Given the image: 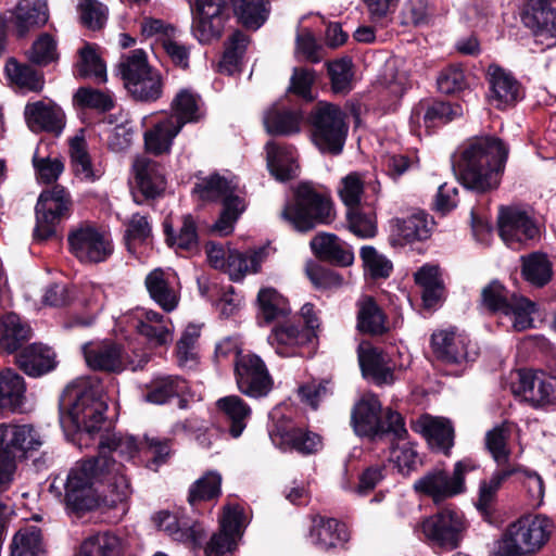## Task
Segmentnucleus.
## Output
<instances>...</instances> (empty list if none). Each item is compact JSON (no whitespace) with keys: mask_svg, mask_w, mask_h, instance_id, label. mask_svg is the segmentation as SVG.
<instances>
[{"mask_svg":"<svg viewBox=\"0 0 556 556\" xmlns=\"http://www.w3.org/2000/svg\"><path fill=\"white\" fill-rule=\"evenodd\" d=\"M139 452L151 457L147 466L156 470L170 453L169 441L146 438L144 446H140L132 435L101 433L99 454L76 462L66 478L61 479L64 492L55 482L51 483L49 490L60 498L68 513L74 514L97 508L101 500L111 507L125 504L132 489L123 462L135 459Z\"/></svg>","mask_w":556,"mask_h":556,"instance_id":"1","label":"nucleus"},{"mask_svg":"<svg viewBox=\"0 0 556 556\" xmlns=\"http://www.w3.org/2000/svg\"><path fill=\"white\" fill-rule=\"evenodd\" d=\"M508 156L504 142L493 136L472 137L452 156V169L469 190L484 193L500 186Z\"/></svg>","mask_w":556,"mask_h":556,"instance_id":"2","label":"nucleus"},{"mask_svg":"<svg viewBox=\"0 0 556 556\" xmlns=\"http://www.w3.org/2000/svg\"><path fill=\"white\" fill-rule=\"evenodd\" d=\"M60 424L64 430L93 438L105 425L106 399L102 384L92 378H79L63 391L60 403Z\"/></svg>","mask_w":556,"mask_h":556,"instance_id":"3","label":"nucleus"},{"mask_svg":"<svg viewBox=\"0 0 556 556\" xmlns=\"http://www.w3.org/2000/svg\"><path fill=\"white\" fill-rule=\"evenodd\" d=\"M282 220L298 231H308L318 225L330 224L334 218L332 203L328 197L317 192L309 184L302 182L294 197L280 212Z\"/></svg>","mask_w":556,"mask_h":556,"instance_id":"4","label":"nucleus"},{"mask_svg":"<svg viewBox=\"0 0 556 556\" xmlns=\"http://www.w3.org/2000/svg\"><path fill=\"white\" fill-rule=\"evenodd\" d=\"M43 444L39 431L29 424H0V490L10 488L16 470V460Z\"/></svg>","mask_w":556,"mask_h":556,"instance_id":"5","label":"nucleus"},{"mask_svg":"<svg viewBox=\"0 0 556 556\" xmlns=\"http://www.w3.org/2000/svg\"><path fill=\"white\" fill-rule=\"evenodd\" d=\"M238 189L235 178L227 179L218 174L200 179L193 188L201 200L223 201V211L212 228L219 236L231 233L237 219L245 210L244 199L237 193Z\"/></svg>","mask_w":556,"mask_h":556,"instance_id":"6","label":"nucleus"},{"mask_svg":"<svg viewBox=\"0 0 556 556\" xmlns=\"http://www.w3.org/2000/svg\"><path fill=\"white\" fill-rule=\"evenodd\" d=\"M481 302L485 309L498 315L500 324L507 329L523 331L533 327L535 304L521 295L510 294L497 280L482 289Z\"/></svg>","mask_w":556,"mask_h":556,"instance_id":"7","label":"nucleus"},{"mask_svg":"<svg viewBox=\"0 0 556 556\" xmlns=\"http://www.w3.org/2000/svg\"><path fill=\"white\" fill-rule=\"evenodd\" d=\"M381 403L374 394L364 395L354 406L352 412V425L359 437L375 439L387 434L393 435L397 441L406 439L407 429L402 415L388 409L384 419L380 417Z\"/></svg>","mask_w":556,"mask_h":556,"instance_id":"8","label":"nucleus"},{"mask_svg":"<svg viewBox=\"0 0 556 556\" xmlns=\"http://www.w3.org/2000/svg\"><path fill=\"white\" fill-rule=\"evenodd\" d=\"M552 529L553 522L545 516L521 517L507 527L498 552L502 556L536 553L548 541Z\"/></svg>","mask_w":556,"mask_h":556,"instance_id":"9","label":"nucleus"},{"mask_svg":"<svg viewBox=\"0 0 556 556\" xmlns=\"http://www.w3.org/2000/svg\"><path fill=\"white\" fill-rule=\"evenodd\" d=\"M312 138L324 153L340 154L348 135L344 112L336 104L319 102L309 116Z\"/></svg>","mask_w":556,"mask_h":556,"instance_id":"10","label":"nucleus"},{"mask_svg":"<svg viewBox=\"0 0 556 556\" xmlns=\"http://www.w3.org/2000/svg\"><path fill=\"white\" fill-rule=\"evenodd\" d=\"M268 434L273 444L282 452L295 451L302 455L318 452L321 446L319 434L307 429L295 427L285 408L276 406L268 414Z\"/></svg>","mask_w":556,"mask_h":556,"instance_id":"11","label":"nucleus"},{"mask_svg":"<svg viewBox=\"0 0 556 556\" xmlns=\"http://www.w3.org/2000/svg\"><path fill=\"white\" fill-rule=\"evenodd\" d=\"M420 528L429 544L454 549L463 540L467 522L459 509L448 506L424 519Z\"/></svg>","mask_w":556,"mask_h":556,"instance_id":"12","label":"nucleus"},{"mask_svg":"<svg viewBox=\"0 0 556 556\" xmlns=\"http://www.w3.org/2000/svg\"><path fill=\"white\" fill-rule=\"evenodd\" d=\"M70 197L61 186L42 191L36 204V227L34 238L40 242L56 235V227L68 215Z\"/></svg>","mask_w":556,"mask_h":556,"instance_id":"13","label":"nucleus"},{"mask_svg":"<svg viewBox=\"0 0 556 556\" xmlns=\"http://www.w3.org/2000/svg\"><path fill=\"white\" fill-rule=\"evenodd\" d=\"M477 468L470 459H463L455 464L453 476L450 477L442 469L429 471L415 481L414 489L433 498L435 503L452 497L465 491V475Z\"/></svg>","mask_w":556,"mask_h":556,"instance_id":"14","label":"nucleus"},{"mask_svg":"<svg viewBox=\"0 0 556 556\" xmlns=\"http://www.w3.org/2000/svg\"><path fill=\"white\" fill-rule=\"evenodd\" d=\"M235 377L240 392L249 397L262 399L273 390L274 380L267 366L254 353L238 354Z\"/></svg>","mask_w":556,"mask_h":556,"instance_id":"15","label":"nucleus"},{"mask_svg":"<svg viewBox=\"0 0 556 556\" xmlns=\"http://www.w3.org/2000/svg\"><path fill=\"white\" fill-rule=\"evenodd\" d=\"M48 18V5L45 0H20L9 15H0V55L5 49L9 27H12L17 37H24L30 30L43 26Z\"/></svg>","mask_w":556,"mask_h":556,"instance_id":"16","label":"nucleus"},{"mask_svg":"<svg viewBox=\"0 0 556 556\" xmlns=\"http://www.w3.org/2000/svg\"><path fill=\"white\" fill-rule=\"evenodd\" d=\"M67 241L71 253L81 263H101L113 253L110 236L89 224L73 229Z\"/></svg>","mask_w":556,"mask_h":556,"instance_id":"17","label":"nucleus"},{"mask_svg":"<svg viewBox=\"0 0 556 556\" xmlns=\"http://www.w3.org/2000/svg\"><path fill=\"white\" fill-rule=\"evenodd\" d=\"M191 30L202 45L218 40L228 20L226 0H195Z\"/></svg>","mask_w":556,"mask_h":556,"instance_id":"18","label":"nucleus"},{"mask_svg":"<svg viewBox=\"0 0 556 556\" xmlns=\"http://www.w3.org/2000/svg\"><path fill=\"white\" fill-rule=\"evenodd\" d=\"M431 346L435 357L444 364L462 365L473 362L478 356L476 344L466 333L459 332L455 328L433 332Z\"/></svg>","mask_w":556,"mask_h":556,"instance_id":"19","label":"nucleus"},{"mask_svg":"<svg viewBox=\"0 0 556 556\" xmlns=\"http://www.w3.org/2000/svg\"><path fill=\"white\" fill-rule=\"evenodd\" d=\"M244 528L243 510L238 505H226L220 518L219 530L204 547L205 556H225L236 551Z\"/></svg>","mask_w":556,"mask_h":556,"instance_id":"20","label":"nucleus"},{"mask_svg":"<svg viewBox=\"0 0 556 556\" xmlns=\"http://www.w3.org/2000/svg\"><path fill=\"white\" fill-rule=\"evenodd\" d=\"M486 80L489 84L488 102L497 110L511 109L525 97L521 84L509 71L497 64L489 65Z\"/></svg>","mask_w":556,"mask_h":556,"instance_id":"21","label":"nucleus"},{"mask_svg":"<svg viewBox=\"0 0 556 556\" xmlns=\"http://www.w3.org/2000/svg\"><path fill=\"white\" fill-rule=\"evenodd\" d=\"M518 381L513 383V392L534 406L556 404V376L545 372L520 370Z\"/></svg>","mask_w":556,"mask_h":556,"instance_id":"22","label":"nucleus"},{"mask_svg":"<svg viewBox=\"0 0 556 556\" xmlns=\"http://www.w3.org/2000/svg\"><path fill=\"white\" fill-rule=\"evenodd\" d=\"M155 522L172 540L193 547L201 546L206 534L200 521L182 513L160 511Z\"/></svg>","mask_w":556,"mask_h":556,"instance_id":"23","label":"nucleus"},{"mask_svg":"<svg viewBox=\"0 0 556 556\" xmlns=\"http://www.w3.org/2000/svg\"><path fill=\"white\" fill-rule=\"evenodd\" d=\"M144 285L150 298L163 311H175L180 300V285L177 274L172 268H155L150 271Z\"/></svg>","mask_w":556,"mask_h":556,"instance_id":"24","label":"nucleus"},{"mask_svg":"<svg viewBox=\"0 0 556 556\" xmlns=\"http://www.w3.org/2000/svg\"><path fill=\"white\" fill-rule=\"evenodd\" d=\"M498 231L503 241L510 248L533 239L538 227L532 218L517 207H501L498 214Z\"/></svg>","mask_w":556,"mask_h":556,"instance_id":"25","label":"nucleus"},{"mask_svg":"<svg viewBox=\"0 0 556 556\" xmlns=\"http://www.w3.org/2000/svg\"><path fill=\"white\" fill-rule=\"evenodd\" d=\"M132 326L155 346L173 341L174 326L169 317L150 308H137L132 315Z\"/></svg>","mask_w":556,"mask_h":556,"instance_id":"26","label":"nucleus"},{"mask_svg":"<svg viewBox=\"0 0 556 556\" xmlns=\"http://www.w3.org/2000/svg\"><path fill=\"white\" fill-rule=\"evenodd\" d=\"M316 337L312 330H302L300 326L286 321L276 325L267 338L268 344L282 357L296 354V349L313 341Z\"/></svg>","mask_w":556,"mask_h":556,"instance_id":"27","label":"nucleus"},{"mask_svg":"<svg viewBox=\"0 0 556 556\" xmlns=\"http://www.w3.org/2000/svg\"><path fill=\"white\" fill-rule=\"evenodd\" d=\"M522 21L536 37L556 38V0H529Z\"/></svg>","mask_w":556,"mask_h":556,"instance_id":"28","label":"nucleus"},{"mask_svg":"<svg viewBox=\"0 0 556 556\" xmlns=\"http://www.w3.org/2000/svg\"><path fill=\"white\" fill-rule=\"evenodd\" d=\"M263 122L268 134L291 136L300 132L303 114L298 109L289 108L285 100H280L265 111Z\"/></svg>","mask_w":556,"mask_h":556,"instance_id":"29","label":"nucleus"},{"mask_svg":"<svg viewBox=\"0 0 556 556\" xmlns=\"http://www.w3.org/2000/svg\"><path fill=\"white\" fill-rule=\"evenodd\" d=\"M267 167L278 181H288L299 176L300 166L294 147L270 141L266 144Z\"/></svg>","mask_w":556,"mask_h":556,"instance_id":"30","label":"nucleus"},{"mask_svg":"<svg viewBox=\"0 0 556 556\" xmlns=\"http://www.w3.org/2000/svg\"><path fill=\"white\" fill-rule=\"evenodd\" d=\"M412 428L420 433L433 448L444 453H447L454 444V429L446 418L422 415L413 422Z\"/></svg>","mask_w":556,"mask_h":556,"instance_id":"31","label":"nucleus"},{"mask_svg":"<svg viewBox=\"0 0 556 556\" xmlns=\"http://www.w3.org/2000/svg\"><path fill=\"white\" fill-rule=\"evenodd\" d=\"M83 353L86 364L93 370L119 372L125 368L122 350L113 342L86 343Z\"/></svg>","mask_w":556,"mask_h":556,"instance_id":"32","label":"nucleus"},{"mask_svg":"<svg viewBox=\"0 0 556 556\" xmlns=\"http://www.w3.org/2000/svg\"><path fill=\"white\" fill-rule=\"evenodd\" d=\"M25 119L33 131H51L60 134L64 127V114L52 102L37 101L25 106Z\"/></svg>","mask_w":556,"mask_h":556,"instance_id":"33","label":"nucleus"},{"mask_svg":"<svg viewBox=\"0 0 556 556\" xmlns=\"http://www.w3.org/2000/svg\"><path fill=\"white\" fill-rule=\"evenodd\" d=\"M350 534L346 526L334 518L316 517L309 531L313 545L321 551H328L349 541Z\"/></svg>","mask_w":556,"mask_h":556,"instance_id":"34","label":"nucleus"},{"mask_svg":"<svg viewBox=\"0 0 556 556\" xmlns=\"http://www.w3.org/2000/svg\"><path fill=\"white\" fill-rule=\"evenodd\" d=\"M358 362L364 378L370 379L378 386L393 382V370L389 355L377 348H362Z\"/></svg>","mask_w":556,"mask_h":556,"instance_id":"35","label":"nucleus"},{"mask_svg":"<svg viewBox=\"0 0 556 556\" xmlns=\"http://www.w3.org/2000/svg\"><path fill=\"white\" fill-rule=\"evenodd\" d=\"M135 178L141 194L154 199L165 189L162 167L148 156H138L134 162Z\"/></svg>","mask_w":556,"mask_h":556,"instance_id":"36","label":"nucleus"},{"mask_svg":"<svg viewBox=\"0 0 556 556\" xmlns=\"http://www.w3.org/2000/svg\"><path fill=\"white\" fill-rule=\"evenodd\" d=\"M71 165L74 174L83 180L96 181L104 174L101 163L91 159L83 134L70 140Z\"/></svg>","mask_w":556,"mask_h":556,"instance_id":"37","label":"nucleus"},{"mask_svg":"<svg viewBox=\"0 0 556 556\" xmlns=\"http://www.w3.org/2000/svg\"><path fill=\"white\" fill-rule=\"evenodd\" d=\"M313 252L321 260L340 266H350L354 254L350 247L332 233H318L311 241Z\"/></svg>","mask_w":556,"mask_h":556,"instance_id":"38","label":"nucleus"},{"mask_svg":"<svg viewBox=\"0 0 556 556\" xmlns=\"http://www.w3.org/2000/svg\"><path fill=\"white\" fill-rule=\"evenodd\" d=\"M55 354L40 343H34L24 349L16 357L21 370L30 377H40L55 367Z\"/></svg>","mask_w":556,"mask_h":556,"instance_id":"39","label":"nucleus"},{"mask_svg":"<svg viewBox=\"0 0 556 556\" xmlns=\"http://www.w3.org/2000/svg\"><path fill=\"white\" fill-rule=\"evenodd\" d=\"M270 250V247H262L247 253L228 251L226 267L223 270L229 274L231 280L238 281L247 273H256Z\"/></svg>","mask_w":556,"mask_h":556,"instance_id":"40","label":"nucleus"},{"mask_svg":"<svg viewBox=\"0 0 556 556\" xmlns=\"http://www.w3.org/2000/svg\"><path fill=\"white\" fill-rule=\"evenodd\" d=\"M30 338V327L15 313L0 318V352L13 353Z\"/></svg>","mask_w":556,"mask_h":556,"instance_id":"41","label":"nucleus"},{"mask_svg":"<svg viewBox=\"0 0 556 556\" xmlns=\"http://www.w3.org/2000/svg\"><path fill=\"white\" fill-rule=\"evenodd\" d=\"M357 329L364 333L382 334L387 331V318L376 300L363 294L356 301Z\"/></svg>","mask_w":556,"mask_h":556,"instance_id":"42","label":"nucleus"},{"mask_svg":"<svg viewBox=\"0 0 556 556\" xmlns=\"http://www.w3.org/2000/svg\"><path fill=\"white\" fill-rule=\"evenodd\" d=\"M172 110L173 114L166 118L179 124V130L187 123L199 122L204 114L200 96L189 89H182L176 94L172 102Z\"/></svg>","mask_w":556,"mask_h":556,"instance_id":"43","label":"nucleus"},{"mask_svg":"<svg viewBox=\"0 0 556 556\" xmlns=\"http://www.w3.org/2000/svg\"><path fill=\"white\" fill-rule=\"evenodd\" d=\"M188 389V382L179 376L159 377L151 381L143 399L146 402L162 405L172 397L184 396Z\"/></svg>","mask_w":556,"mask_h":556,"instance_id":"44","label":"nucleus"},{"mask_svg":"<svg viewBox=\"0 0 556 556\" xmlns=\"http://www.w3.org/2000/svg\"><path fill=\"white\" fill-rule=\"evenodd\" d=\"M216 405L229 424L231 437L239 438L251 417V407L238 395L224 396L216 402Z\"/></svg>","mask_w":556,"mask_h":556,"instance_id":"45","label":"nucleus"},{"mask_svg":"<svg viewBox=\"0 0 556 556\" xmlns=\"http://www.w3.org/2000/svg\"><path fill=\"white\" fill-rule=\"evenodd\" d=\"M518 427L510 421H504L489 430L485 434V445L497 466H508L510 450L507 445Z\"/></svg>","mask_w":556,"mask_h":556,"instance_id":"46","label":"nucleus"},{"mask_svg":"<svg viewBox=\"0 0 556 556\" xmlns=\"http://www.w3.org/2000/svg\"><path fill=\"white\" fill-rule=\"evenodd\" d=\"M415 281L421 290L424 305L432 308L440 302L443 293V282L439 267L426 264L415 273Z\"/></svg>","mask_w":556,"mask_h":556,"instance_id":"47","label":"nucleus"},{"mask_svg":"<svg viewBox=\"0 0 556 556\" xmlns=\"http://www.w3.org/2000/svg\"><path fill=\"white\" fill-rule=\"evenodd\" d=\"M24 379L14 370L0 372V409L14 412L23 404L25 394Z\"/></svg>","mask_w":556,"mask_h":556,"instance_id":"48","label":"nucleus"},{"mask_svg":"<svg viewBox=\"0 0 556 556\" xmlns=\"http://www.w3.org/2000/svg\"><path fill=\"white\" fill-rule=\"evenodd\" d=\"M10 556H46L40 529L35 526L20 529L10 544Z\"/></svg>","mask_w":556,"mask_h":556,"instance_id":"49","label":"nucleus"},{"mask_svg":"<svg viewBox=\"0 0 556 556\" xmlns=\"http://www.w3.org/2000/svg\"><path fill=\"white\" fill-rule=\"evenodd\" d=\"M179 124L166 117L144 134V144L149 152L156 155L168 152L174 138L179 134Z\"/></svg>","mask_w":556,"mask_h":556,"instance_id":"50","label":"nucleus"},{"mask_svg":"<svg viewBox=\"0 0 556 556\" xmlns=\"http://www.w3.org/2000/svg\"><path fill=\"white\" fill-rule=\"evenodd\" d=\"M519 470V467L508 465L494 471L490 480L481 481L479 486V498L476 506L482 514H491L493 503L496 498V493L500 490L502 483Z\"/></svg>","mask_w":556,"mask_h":556,"instance_id":"51","label":"nucleus"},{"mask_svg":"<svg viewBox=\"0 0 556 556\" xmlns=\"http://www.w3.org/2000/svg\"><path fill=\"white\" fill-rule=\"evenodd\" d=\"M522 276L525 280L535 287L547 285L553 277V266L546 254L534 252L521 256Z\"/></svg>","mask_w":556,"mask_h":556,"instance_id":"52","label":"nucleus"},{"mask_svg":"<svg viewBox=\"0 0 556 556\" xmlns=\"http://www.w3.org/2000/svg\"><path fill=\"white\" fill-rule=\"evenodd\" d=\"M235 15L247 28L256 30L267 20L269 10L265 0H231Z\"/></svg>","mask_w":556,"mask_h":556,"instance_id":"53","label":"nucleus"},{"mask_svg":"<svg viewBox=\"0 0 556 556\" xmlns=\"http://www.w3.org/2000/svg\"><path fill=\"white\" fill-rule=\"evenodd\" d=\"M122 543L112 532H98L88 536L80 545L77 556H121Z\"/></svg>","mask_w":556,"mask_h":556,"instance_id":"54","label":"nucleus"},{"mask_svg":"<svg viewBox=\"0 0 556 556\" xmlns=\"http://www.w3.org/2000/svg\"><path fill=\"white\" fill-rule=\"evenodd\" d=\"M4 70L10 81L23 90L38 92L43 88L42 75L27 64H21L16 60L10 59Z\"/></svg>","mask_w":556,"mask_h":556,"instance_id":"55","label":"nucleus"},{"mask_svg":"<svg viewBox=\"0 0 556 556\" xmlns=\"http://www.w3.org/2000/svg\"><path fill=\"white\" fill-rule=\"evenodd\" d=\"M419 112L424 114V127L428 131L432 127L453 121L462 114V108L448 102L420 101Z\"/></svg>","mask_w":556,"mask_h":556,"instance_id":"56","label":"nucleus"},{"mask_svg":"<svg viewBox=\"0 0 556 556\" xmlns=\"http://www.w3.org/2000/svg\"><path fill=\"white\" fill-rule=\"evenodd\" d=\"M77 76L81 78H92L97 83L106 81V67L96 49L86 43L79 50V60L76 64Z\"/></svg>","mask_w":556,"mask_h":556,"instance_id":"57","label":"nucleus"},{"mask_svg":"<svg viewBox=\"0 0 556 556\" xmlns=\"http://www.w3.org/2000/svg\"><path fill=\"white\" fill-rule=\"evenodd\" d=\"M222 476L217 471H208L195 480L189 489L188 502L195 506L200 502L211 501L220 495Z\"/></svg>","mask_w":556,"mask_h":556,"instance_id":"58","label":"nucleus"},{"mask_svg":"<svg viewBox=\"0 0 556 556\" xmlns=\"http://www.w3.org/2000/svg\"><path fill=\"white\" fill-rule=\"evenodd\" d=\"M126 89L138 101H155L161 97L163 90L161 75L157 71L151 68L147 72V75H142L139 79L130 83Z\"/></svg>","mask_w":556,"mask_h":556,"instance_id":"59","label":"nucleus"},{"mask_svg":"<svg viewBox=\"0 0 556 556\" xmlns=\"http://www.w3.org/2000/svg\"><path fill=\"white\" fill-rule=\"evenodd\" d=\"M257 301L260 315L266 323L283 317L290 312L287 299L273 288L260 290Z\"/></svg>","mask_w":556,"mask_h":556,"instance_id":"60","label":"nucleus"},{"mask_svg":"<svg viewBox=\"0 0 556 556\" xmlns=\"http://www.w3.org/2000/svg\"><path fill=\"white\" fill-rule=\"evenodd\" d=\"M394 232L405 242L425 240L430 235L428 217L425 213H416L397 219Z\"/></svg>","mask_w":556,"mask_h":556,"instance_id":"61","label":"nucleus"},{"mask_svg":"<svg viewBox=\"0 0 556 556\" xmlns=\"http://www.w3.org/2000/svg\"><path fill=\"white\" fill-rule=\"evenodd\" d=\"M152 67L148 64L147 54L141 49H136L129 54L123 56L118 64V73L122 76L125 88L139 79L140 76L147 75Z\"/></svg>","mask_w":556,"mask_h":556,"instance_id":"62","label":"nucleus"},{"mask_svg":"<svg viewBox=\"0 0 556 556\" xmlns=\"http://www.w3.org/2000/svg\"><path fill=\"white\" fill-rule=\"evenodd\" d=\"M75 102L81 108L92 109L100 113L111 111L115 105L113 93L91 87H80L74 96Z\"/></svg>","mask_w":556,"mask_h":556,"instance_id":"63","label":"nucleus"},{"mask_svg":"<svg viewBox=\"0 0 556 556\" xmlns=\"http://www.w3.org/2000/svg\"><path fill=\"white\" fill-rule=\"evenodd\" d=\"M167 240L170 242V245L178 250L190 252L197 250L199 244V235L195 218L190 214L184 215L178 232H167Z\"/></svg>","mask_w":556,"mask_h":556,"instance_id":"64","label":"nucleus"}]
</instances>
